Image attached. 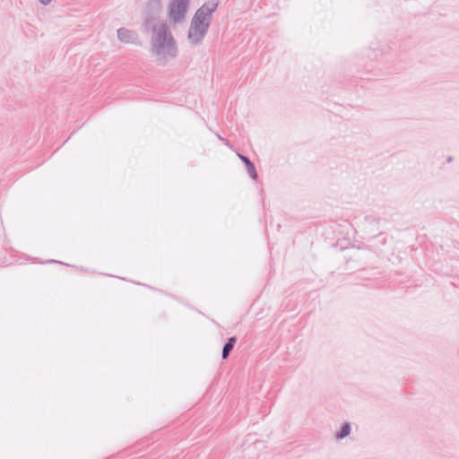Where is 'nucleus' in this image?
Returning <instances> with one entry per match:
<instances>
[{"label":"nucleus","instance_id":"nucleus-3","mask_svg":"<svg viewBox=\"0 0 459 459\" xmlns=\"http://www.w3.org/2000/svg\"><path fill=\"white\" fill-rule=\"evenodd\" d=\"M187 6V0H171L168 7L170 22L176 23L181 21L185 17Z\"/></svg>","mask_w":459,"mask_h":459},{"label":"nucleus","instance_id":"nucleus-6","mask_svg":"<svg viewBox=\"0 0 459 459\" xmlns=\"http://www.w3.org/2000/svg\"><path fill=\"white\" fill-rule=\"evenodd\" d=\"M351 432V428H350V425L349 424H345L342 430L340 431V433L337 434V438H343L345 437H347Z\"/></svg>","mask_w":459,"mask_h":459},{"label":"nucleus","instance_id":"nucleus-8","mask_svg":"<svg viewBox=\"0 0 459 459\" xmlns=\"http://www.w3.org/2000/svg\"><path fill=\"white\" fill-rule=\"evenodd\" d=\"M238 157L239 159L246 164V166L247 167L249 165V163H252L248 158H247L246 156L244 155H241V154H238Z\"/></svg>","mask_w":459,"mask_h":459},{"label":"nucleus","instance_id":"nucleus-7","mask_svg":"<svg viewBox=\"0 0 459 459\" xmlns=\"http://www.w3.org/2000/svg\"><path fill=\"white\" fill-rule=\"evenodd\" d=\"M247 173L250 175V177L254 179L257 178V173L255 168V165L253 163H249V165L247 167Z\"/></svg>","mask_w":459,"mask_h":459},{"label":"nucleus","instance_id":"nucleus-2","mask_svg":"<svg viewBox=\"0 0 459 459\" xmlns=\"http://www.w3.org/2000/svg\"><path fill=\"white\" fill-rule=\"evenodd\" d=\"M152 46L158 52H165L173 48V39L166 25L160 24L153 29Z\"/></svg>","mask_w":459,"mask_h":459},{"label":"nucleus","instance_id":"nucleus-4","mask_svg":"<svg viewBox=\"0 0 459 459\" xmlns=\"http://www.w3.org/2000/svg\"><path fill=\"white\" fill-rule=\"evenodd\" d=\"M119 39L124 43H133L136 38L135 33L126 29H120L117 30Z\"/></svg>","mask_w":459,"mask_h":459},{"label":"nucleus","instance_id":"nucleus-5","mask_svg":"<svg viewBox=\"0 0 459 459\" xmlns=\"http://www.w3.org/2000/svg\"><path fill=\"white\" fill-rule=\"evenodd\" d=\"M236 342L235 337L230 338L229 342L225 344L223 351H222V359H226L230 353V351L232 350L234 343Z\"/></svg>","mask_w":459,"mask_h":459},{"label":"nucleus","instance_id":"nucleus-9","mask_svg":"<svg viewBox=\"0 0 459 459\" xmlns=\"http://www.w3.org/2000/svg\"><path fill=\"white\" fill-rule=\"evenodd\" d=\"M43 4H48L51 2V0H39Z\"/></svg>","mask_w":459,"mask_h":459},{"label":"nucleus","instance_id":"nucleus-1","mask_svg":"<svg viewBox=\"0 0 459 459\" xmlns=\"http://www.w3.org/2000/svg\"><path fill=\"white\" fill-rule=\"evenodd\" d=\"M214 9V4L212 7L203 5L196 12L189 30L188 38L190 40L196 43L203 38L210 24L211 14Z\"/></svg>","mask_w":459,"mask_h":459}]
</instances>
